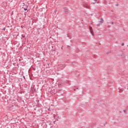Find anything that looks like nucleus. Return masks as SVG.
<instances>
[{
  "label": "nucleus",
  "mask_w": 128,
  "mask_h": 128,
  "mask_svg": "<svg viewBox=\"0 0 128 128\" xmlns=\"http://www.w3.org/2000/svg\"><path fill=\"white\" fill-rule=\"evenodd\" d=\"M122 46H124V44H122Z\"/></svg>",
  "instance_id": "nucleus-7"
},
{
  "label": "nucleus",
  "mask_w": 128,
  "mask_h": 128,
  "mask_svg": "<svg viewBox=\"0 0 128 128\" xmlns=\"http://www.w3.org/2000/svg\"><path fill=\"white\" fill-rule=\"evenodd\" d=\"M4 30H6V28H3Z\"/></svg>",
  "instance_id": "nucleus-5"
},
{
  "label": "nucleus",
  "mask_w": 128,
  "mask_h": 128,
  "mask_svg": "<svg viewBox=\"0 0 128 128\" xmlns=\"http://www.w3.org/2000/svg\"><path fill=\"white\" fill-rule=\"evenodd\" d=\"M100 24H101L100 23L98 24H97V26H100Z\"/></svg>",
  "instance_id": "nucleus-4"
},
{
  "label": "nucleus",
  "mask_w": 128,
  "mask_h": 128,
  "mask_svg": "<svg viewBox=\"0 0 128 128\" xmlns=\"http://www.w3.org/2000/svg\"><path fill=\"white\" fill-rule=\"evenodd\" d=\"M65 12H68V10H65Z\"/></svg>",
  "instance_id": "nucleus-6"
},
{
  "label": "nucleus",
  "mask_w": 128,
  "mask_h": 128,
  "mask_svg": "<svg viewBox=\"0 0 128 128\" xmlns=\"http://www.w3.org/2000/svg\"><path fill=\"white\" fill-rule=\"evenodd\" d=\"M24 10H26V8H24Z\"/></svg>",
  "instance_id": "nucleus-9"
},
{
  "label": "nucleus",
  "mask_w": 128,
  "mask_h": 128,
  "mask_svg": "<svg viewBox=\"0 0 128 128\" xmlns=\"http://www.w3.org/2000/svg\"><path fill=\"white\" fill-rule=\"evenodd\" d=\"M90 32L91 34H92V36H94V30H92V28L90 27Z\"/></svg>",
  "instance_id": "nucleus-1"
},
{
  "label": "nucleus",
  "mask_w": 128,
  "mask_h": 128,
  "mask_svg": "<svg viewBox=\"0 0 128 128\" xmlns=\"http://www.w3.org/2000/svg\"><path fill=\"white\" fill-rule=\"evenodd\" d=\"M95 0V2H96V0Z\"/></svg>",
  "instance_id": "nucleus-8"
},
{
  "label": "nucleus",
  "mask_w": 128,
  "mask_h": 128,
  "mask_svg": "<svg viewBox=\"0 0 128 128\" xmlns=\"http://www.w3.org/2000/svg\"><path fill=\"white\" fill-rule=\"evenodd\" d=\"M100 22V24H104V19L101 18Z\"/></svg>",
  "instance_id": "nucleus-3"
},
{
  "label": "nucleus",
  "mask_w": 128,
  "mask_h": 128,
  "mask_svg": "<svg viewBox=\"0 0 128 128\" xmlns=\"http://www.w3.org/2000/svg\"><path fill=\"white\" fill-rule=\"evenodd\" d=\"M84 6H85V8H88L90 6L88 4H85L84 5Z\"/></svg>",
  "instance_id": "nucleus-2"
}]
</instances>
